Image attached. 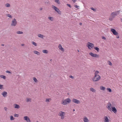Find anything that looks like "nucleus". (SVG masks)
Returning <instances> with one entry per match:
<instances>
[{
	"label": "nucleus",
	"mask_w": 122,
	"mask_h": 122,
	"mask_svg": "<svg viewBox=\"0 0 122 122\" xmlns=\"http://www.w3.org/2000/svg\"><path fill=\"white\" fill-rule=\"evenodd\" d=\"M1 94L4 97H5L6 96L7 92H6L4 91Z\"/></svg>",
	"instance_id": "15"
},
{
	"label": "nucleus",
	"mask_w": 122,
	"mask_h": 122,
	"mask_svg": "<svg viewBox=\"0 0 122 122\" xmlns=\"http://www.w3.org/2000/svg\"><path fill=\"white\" fill-rule=\"evenodd\" d=\"M67 5L68 6H69V7L71 8V5L69 4H67Z\"/></svg>",
	"instance_id": "44"
},
{
	"label": "nucleus",
	"mask_w": 122,
	"mask_h": 122,
	"mask_svg": "<svg viewBox=\"0 0 122 122\" xmlns=\"http://www.w3.org/2000/svg\"><path fill=\"white\" fill-rule=\"evenodd\" d=\"M114 18L113 17L111 16L109 18V20L110 21H112L113 19Z\"/></svg>",
	"instance_id": "30"
},
{
	"label": "nucleus",
	"mask_w": 122,
	"mask_h": 122,
	"mask_svg": "<svg viewBox=\"0 0 122 122\" xmlns=\"http://www.w3.org/2000/svg\"><path fill=\"white\" fill-rule=\"evenodd\" d=\"M13 105L14 107L15 108L19 109L20 108V106L16 104H14Z\"/></svg>",
	"instance_id": "14"
},
{
	"label": "nucleus",
	"mask_w": 122,
	"mask_h": 122,
	"mask_svg": "<svg viewBox=\"0 0 122 122\" xmlns=\"http://www.w3.org/2000/svg\"><path fill=\"white\" fill-rule=\"evenodd\" d=\"M116 37H117V38H119V36H116Z\"/></svg>",
	"instance_id": "50"
},
{
	"label": "nucleus",
	"mask_w": 122,
	"mask_h": 122,
	"mask_svg": "<svg viewBox=\"0 0 122 122\" xmlns=\"http://www.w3.org/2000/svg\"><path fill=\"white\" fill-rule=\"evenodd\" d=\"M99 72L97 71H95L94 73V76L92 79V80L94 81H99L101 78L100 75H98Z\"/></svg>",
	"instance_id": "2"
},
{
	"label": "nucleus",
	"mask_w": 122,
	"mask_h": 122,
	"mask_svg": "<svg viewBox=\"0 0 122 122\" xmlns=\"http://www.w3.org/2000/svg\"><path fill=\"white\" fill-rule=\"evenodd\" d=\"M38 36L39 37L42 38L43 37V36L41 34H39L38 35Z\"/></svg>",
	"instance_id": "36"
},
{
	"label": "nucleus",
	"mask_w": 122,
	"mask_h": 122,
	"mask_svg": "<svg viewBox=\"0 0 122 122\" xmlns=\"http://www.w3.org/2000/svg\"><path fill=\"white\" fill-rule=\"evenodd\" d=\"M10 120H14V118L12 116H11L10 117Z\"/></svg>",
	"instance_id": "31"
},
{
	"label": "nucleus",
	"mask_w": 122,
	"mask_h": 122,
	"mask_svg": "<svg viewBox=\"0 0 122 122\" xmlns=\"http://www.w3.org/2000/svg\"><path fill=\"white\" fill-rule=\"evenodd\" d=\"M58 48L59 49L62 51H64V49L62 47L61 45L59 44L58 46Z\"/></svg>",
	"instance_id": "13"
},
{
	"label": "nucleus",
	"mask_w": 122,
	"mask_h": 122,
	"mask_svg": "<svg viewBox=\"0 0 122 122\" xmlns=\"http://www.w3.org/2000/svg\"><path fill=\"white\" fill-rule=\"evenodd\" d=\"M72 101L73 102L77 104H79L80 103V102L79 100L74 98L73 99Z\"/></svg>",
	"instance_id": "10"
},
{
	"label": "nucleus",
	"mask_w": 122,
	"mask_h": 122,
	"mask_svg": "<svg viewBox=\"0 0 122 122\" xmlns=\"http://www.w3.org/2000/svg\"><path fill=\"white\" fill-rule=\"evenodd\" d=\"M7 107H5L4 108V109L6 111H7Z\"/></svg>",
	"instance_id": "46"
},
{
	"label": "nucleus",
	"mask_w": 122,
	"mask_h": 122,
	"mask_svg": "<svg viewBox=\"0 0 122 122\" xmlns=\"http://www.w3.org/2000/svg\"><path fill=\"white\" fill-rule=\"evenodd\" d=\"M24 119L27 122H30V118L27 116H25L24 117Z\"/></svg>",
	"instance_id": "11"
},
{
	"label": "nucleus",
	"mask_w": 122,
	"mask_h": 122,
	"mask_svg": "<svg viewBox=\"0 0 122 122\" xmlns=\"http://www.w3.org/2000/svg\"><path fill=\"white\" fill-rule=\"evenodd\" d=\"M115 104H113V105H113V106H115Z\"/></svg>",
	"instance_id": "55"
},
{
	"label": "nucleus",
	"mask_w": 122,
	"mask_h": 122,
	"mask_svg": "<svg viewBox=\"0 0 122 122\" xmlns=\"http://www.w3.org/2000/svg\"><path fill=\"white\" fill-rule=\"evenodd\" d=\"M108 64L110 66H112V64L110 61H108L107 62Z\"/></svg>",
	"instance_id": "34"
},
{
	"label": "nucleus",
	"mask_w": 122,
	"mask_h": 122,
	"mask_svg": "<svg viewBox=\"0 0 122 122\" xmlns=\"http://www.w3.org/2000/svg\"><path fill=\"white\" fill-rule=\"evenodd\" d=\"M121 21L122 22V19H121Z\"/></svg>",
	"instance_id": "56"
},
{
	"label": "nucleus",
	"mask_w": 122,
	"mask_h": 122,
	"mask_svg": "<svg viewBox=\"0 0 122 122\" xmlns=\"http://www.w3.org/2000/svg\"><path fill=\"white\" fill-rule=\"evenodd\" d=\"M94 49L96 50H97V52H99V48L97 47H94Z\"/></svg>",
	"instance_id": "25"
},
{
	"label": "nucleus",
	"mask_w": 122,
	"mask_h": 122,
	"mask_svg": "<svg viewBox=\"0 0 122 122\" xmlns=\"http://www.w3.org/2000/svg\"><path fill=\"white\" fill-rule=\"evenodd\" d=\"M74 2H75V0H72Z\"/></svg>",
	"instance_id": "53"
},
{
	"label": "nucleus",
	"mask_w": 122,
	"mask_h": 122,
	"mask_svg": "<svg viewBox=\"0 0 122 122\" xmlns=\"http://www.w3.org/2000/svg\"><path fill=\"white\" fill-rule=\"evenodd\" d=\"M102 38L103 39L105 40L106 39V38L105 37H104V36H103V37H102Z\"/></svg>",
	"instance_id": "47"
},
{
	"label": "nucleus",
	"mask_w": 122,
	"mask_h": 122,
	"mask_svg": "<svg viewBox=\"0 0 122 122\" xmlns=\"http://www.w3.org/2000/svg\"><path fill=\"white\" fill-rule=\"evenodd\" d=\"M86 46L88 47L89 49L91 50L92 48L94 47V45L90 42H88L87 43Z\"/></svg>",
	"instance_id": "4"
},
{
	"label": "nucleus",
	"mask_w": 122,
	"mask_h": 122,
	"mask_svg": "<svg viewBox=\"0 0 122 122\" xmlns=\"http://www.w3.org/2000/svg\"><path fill=\"white\" fill-rule=\"evenodd\" d=\"M106 107L111 112H113L114 113L116 114L117 110L115 107L112 105L111 103L108 102L107 104Z\"/></svg>",
	"instance_id": "1"
},
{
	"label": "nucleus",
	"mask_w": 122,
	"mask_h": 122,
	"mask_svg": "<svg viewBox=\"0 0 122 122\" xmlns=\"http://www.w3.org/2000/svg\"><path fill=\"white\" fill-rule=\"evenodd\" d=\"M55 2L58 4L60 3V2L59 0H55Z\"/></svg>",
	"instance_id": "33"
},
{
	"label": "nucleus",
	"mask_w": 122,
	"mask_h": 122,
	"mask_svg": "<svg viewBox=\"0 0 122 122\" xmlns=\"http://www.w3.org/2000/svg\"><path fill=\"white\" fill-rule=\"evenodd\" d=\"M65 114V112L61 111L58 114V115L61 117V118L62 119H64Z\"/></svg>",
	"instance_id": "6"
},
{
	"label": "nucleus",
	"mask_w": 122,
	"mask_h": 122,
	"mask_svg": "<svg viewBox=\"0 0 122 122\" xmlns=\"http://www.w3.org/2000/svg\"><path fill=\"white\" fill-rule=\"evenodd\" d=\"M14 116L15 117H18L19 116V115L18 114H15L14 115Z\"/></svg>",
	"instance_id": "40"
},
{
	"label": "nucleus",
	"mask_w": 122,
	"mask_h": 122,
	"mask_svg": "<svg viewBox=\"0 0 122 122\" xmlns=\"http://www.w3.org/2000/svg\"><path fill=\"white\" fill-rule=\"evenodd\" d=\"M16 33L18 34H21L23 33V32L20 31H18Z\"/></svg>",
	"instance_id": "29"
},
{
	"label": "nucleus",
	"mask_w": 122,
	"mask_h": 122,
	"mask_svg": "<svg viewBox=\"0 0 122 122\" xmlns=\"http://www.w3.org/2000/svg\"><path fill=\"white\" fill-rule=\"evenodd\" d=\"M42 8H40V10H42Z\"/></svg>",
	"instance_id": "52"
},
{
	"label": "nucleus",
	"mask_w": 122,
	"mask_h": 122,
	"mask_svg": "<svg viewBox=\"0 0 122 122\" xmlns=\"http://www.w3.org/2000/svg\"><path fill=\"white\" fill-rule=\"evenodd\" d=\"M5 6L6 7H9L10 6V4L7 3L5 5Z\"/></svg>",
	"instance_id": "32"
},
{
	"label": "nucleus",
	"mask_w": 122,
	"mask_h": 122,
	"mask_svg": "<svg viewBox=\"0 0 122 122\" xmlns=\"http://www.w3.org/2000/svg\"><path fill=\"white\" fill-rule=\"evenodd\" d=\"M0 77L3 78L4 79H5L6 78V77L5 76L2 75H0Z\"/></svg>",
	"instance_id": "24"
},
{
	"label": "nucleus",
	"mask_w": 122,
	"mask_h": 122,
	"mask_svg": "<svg viewBox=\"0 0 122 122\" xmlns=\"http://www.w3.org/2000/svg\"><path fill=\"white\" fill-rule=\"evenodd\" d=\"M69 77L72 79H73L74 78V77L71 75Z\"/></svg>",
	"instance_id": "45"
},
{
	"label": "nucleus",
	"mask_w": 122,
	"mask_h": 122,
	"mask_svg": "<svg viewBox=\"0 0 122 122\" xmlns=\"http://www.w3.org/2000/svg\"><path fill=\"white\" fill-rule=\"evenodd\" d=\"M25 45L24 44H21V46H24Z\"/></svg>",
	"instance_id": "49"
},
{
	"label": "nucleus",
	"mask_w": 122,
	"mask_h": 122,
	"mask_svg": "<svg viewBox=\"0 0 122 122\" xmlns=\"http://www.w3.org/2000/svg\"><path fill=\"white\" fill-rule=\"evenodd\" d=\"M51 100L50 98L46 99V102H49Z\"/></svg>",
	"instance_id": "38"
},
{
	"label": "nucleus",
	"mask_w": 122,
	"mask_h": 122,
	"mask_svg": "<svg viewBox=\"0 0 122 122\" xmlns=\"http://www.w3.org/2000/svg\"><path fill=\"white\" fill-rule=\"evenodd\" d=\"M31 43L34 46H37V44L34 41H32L31 42Z\"/></svg>",
	"instance_id": "28"
},
{
	"label": "nucleus",
	"mask_w": 122,
	"mask_h": 122,
	"mask_svg": "<svg viewBox=\"0 0 122 122\" xmlns=\"http://www.w3.org/2000/svg\"><path fill=\"white\" fill-rule=\"evenodd\" d=\"M52 8L54 9L56 11H57V10H58L59 9L54 5H52Z\"/></svg>",
	"instance_id": "16"
},
{
	"label": "nucleus",
	"mask_w": 122,
	"mask_h": 122,
	"mask_svg": "<svg viewBox=\"0 0 122 122\" xmlns=\"http://www.w3.org/2000/svg\"><path fill=\"white\" fill-rule=\"evenodd\" d=\"M42 51V52L43 53H46V54H47L48 52V51L47 50H43Z\"/></svg>",
	"instance_id": "19"
},
{
	"label": "nucleus",
	"mask_w": 122,
	"mask_h": 122,
	"mask_svg": "<svg viewBox=\"0 0 122 122\" xmlns=\"http://www.w3.org/2000/svg\"><path fill=\"white\" fill-rule=\"evenodd\" d=\"M26 101L27 102H30L31 101V99L29 98H27L26 99Z\"/></svg>",
	"instance_id": "22"
},
{
	"label": "nucleus",
	"mask_w": 122,
	"mask_h": 122,
	"mask_svg": "<svg viewBox=\"0 0 122 122\" xmlns=\"http://www.w3.org/2000/svg\"><path fill=\"white\" fill-rule=\"evenodd\" d=\"M74 6L76 7V8H77V9H79V6L77 5H74Z\"/></svg>",
	"instance_id": "39"
},
{
	"label": "nucleus",
	"mask_w": 122,
	"mask_h": 122,
	"mask_svg": "<svg viewBox=\"0 0 122 122\" xmlns=\"http://www.w3.org/2000/svg\"><path fill=\"white\" fill-rule=\"evenodd\" d=\"M89 55L93 57L98 58L99 57V55L96 54H94L92 52L89 53Z\"/></svg>",
	"instance_id": "7"
},
{
	"label": "nucleus",
	"mask_w": 122,
	"mask_h": 122,
	"mask_svg": "<svg viewBox=\"0 0 122 122\" xmlns=\"http://www.w3.org/2000/svg\"><path fill=\"white\" fill-rule=\"evenodd\" d=\"M7 16L10 18H11L12 17V16L9 14H8Z\"/></svg>",
	"instance_id": "41"
},
{
	"label": "nucleus",
	"mask_w": 122,
	"mask_h": 122,
	"mask_svg": "<svg viewBox=\"0 0 122 122\" xmlns=\"http://www.w3.org/2000/svg\"><path fill=\"white\" fill-rule=\"evenodd\" d=\"M75 111V109H73V111Z\"/></svg>",
	"instance_id": "57"
},
{
	"label": "nucleus",
	"mask_w": 122,
	"mask_h": 122,
	"mask_svg": "<svg viewBox=\"0 0 122 122\" xmlns=\"http://www.w3.org/2000/svg\"><path fill=\"white\" fill-rule=\"evenodd\" d=\"M100 89L101 90L104 91L105 89V87H104L102 86H101L100 87Z\"/></svg>",
	"instance_id": "20"
},
{
	"label": "nucleus",
	"mask_w": 122,
	"mask_h": 122,
	"mask_svg": "<svg viewBox=\"0 0 122 122\" xmlns=\"http://www.w3.org/2000/svg\"><path fill=\"white\" fill-rule=\"evenodd\" d=\"M91 9L92 10H93V11H96V10L95 9H94L93 7H91Z\"/></svg>",
	"instance_id": "42"
},
{
	"label": "nucleus",
	"mask_w": 122,
	"mask_h": 122,
	"mask_svg": "<svg viewBox=\"0 0 122 122\" xmlns=\"http://www.w3.org/2000/svg\"><path fill=\"white\" fill-rule=\"evenodd\" d=\"M1 46H4V45L3 44H1Z\"/></svg>",
	"instance_id": "54"
},
{
	"label": "nucleus",
	"mask_w": 122,
	"mask_h": 122,
	"mask_svg": "<svg viewBox=\"0 0 122 122\" xmlns=\"http://www.w3.org/2000/svg\"><path fill=\"white\" fill-rule=\"evenodd\" d=\"M6 73H11V72L10 71H6Z\"/></svg>",
	"instance_id": "43"
},
{
	"label": "nucleus",
	"mask_w": 122,
	"mask_h": 122,
	"mask_svg": "<svg viewBox=\"0 0 122 122\" xmlns=\"http://www.w3.org/2000/svg\"><path fill=\"white\" fill-rule=\"evenodd\" d=\"M3 85L0 84V89H3Z\"/></svg>",
	"instance_id": "37"
},
{
	"label": "nucleus",
	"mask_w": 122,
	"mask_h": 122,
	"mask_svg": "<svg viewBox=\"0 0 122 122\" xmlns=\"http://www.w3.org/2000/svg\"><path fill=\"white\" fill-rule=\"evenodd\" d=\"M79 24L80 25H81L82 24V23H81L80 22V23H79Z\"/></svg>",
	"instance_id": "51"
},
{
	"label": "nucleus",
	"mask_w": 122,
	"mask_h": 122,
	"mask_svg": "<svg viewBox=\"0 0 122 122\" xmlns=\"http://www.w3.org/2000/svg\"><path fill=\"white\" fill-rule=\"evenodd\" d=\"M33 80L36 83H37L38 82V81L35 77H34L33 78Z\"/></svg>",
	"instance_id": "21"
},
{
	"label": "nucleus",
	"mask_w": 122,
	"mask_h": 122,
	"mask_svg": "<svg viewBox=\"0 0 122 122\" xmlns=\"http://www.w3.org/2000/svg\"><path fill=\"white\" fill-rule=\"evenodd\" d=\"M90 91L93 92H95L96 90L93 88H90Z\"/></svg>",
	"instance_id": "17"
},
{
	"label": "nucleus",
	"mask_w": 122,
	"mask_h": 122,
	"mask_svg": "<svg viewBox=\"0 0 122 122\" xmlns=\"http://www.w3.org/2000/svg\"><path fill=\"white\" fill-rule=\"evenodd\" d=\"M107 90L109 92H112V90L110 88H107Z\"/></svg>",
	"instance_id": "26"
},
{
	"label": "nucleus",
	"mask_w": 122,
	"mask_h": 122,
	"mask_svg": "<svg viewBox=\"0 0 122 122\" xmlns=\"http://www.w3.org/2000/svg\"><path fill=\"white\" fill-rule=\"evenodd\" d=\"M48 18L51 21H53V17H48Z\"/></svg>",
	"instance_id": "27"
},
{
	"label": "nucleus",
	"mask_w": 122,
	"mask_h": 122,
	"mask_svg": "<svg viewBox=\"0 0 122 122\" xmlns=\"http://www.w3.org/2000/svg\"><path fill=\"white\" fill-rule=\"evenodd\" d=\"M111 30H116L114 29L111 28Z\"/></svg>",
	"instance_id": "48"
},
{
	"label": "nucleus",
	"mask_w": 122,
	"mask_h": 122,
	"mask_svg": "<svg viewBox=\"0 0 122 122\" xmlns=\"http://www.w3.org/2000/svg\"><path fill=\"white\" fill-rule=\"evenodd\" d=\"M17 23V22L15 18L12 21L11 25L12 26H15Z\"/></svg>",
	"instance_id": "8"
},
{
	"label": "nucleus",
	"mask_w": 122,
	"mask_h": 122,
	"mask_svg": "<svg viewBox=\"0 0 122 122\" xmlns=\"http://www.w3.org/2000/svg\"><path fill=\"white\" fill-rule=\"evenodd\" d=\"M33 52L35 54H36L38 55H40V52L37 51H34Z\"/></svg>",
	"instance_id": "18"
},
{
	"label": "nucleus",
	"mask_w": 122,
	"mask_h": 122,
	"mask_svg": "<svg viewBox=\"0 0 122 122\" xmlns=\"http://www.w3.org/2000/svg\"><path fill=\"white\" fill-rule=\"evenodd\" d=\"M59 14H61V11L59 9L58 10L56 11Z\"/></svg>",
	"instance_id": "35"
},
{
	"label": "nucleus",
	"mask_w": 122,
	"mask_h": 122,
	"mask_svg": "<svg viewBox=\"0 0 122 122\" xmlns=\"http://www.w3.org/2000/svg\"><path fill=\"white\" fill-rule=\"evenodd\" d=\"M78 52H79V50H78Z\"/></svg>",
	"instance_id": "58"
},
{
	"label": "nucleus",
	"mask_w": 122,
	"mask_h": 122,
	"mask_svg": "<svg viewBox=\"0 0 122 122\" xmlns=\"http://www.w3.org/2000/svg\"><path fill=\"white\" fill-rule=\"evenodd\" d=\"M109 117L108 116H104V122H109V119L108 118Z\"/></svg>",
	"instance_id": "9"
},
{
	"label": "nucleus",
	"mask_w": 122,
	"mask_h": 122,
	"mask_svg": "<svg viewBox=\"0 0 122 122\" xmlns=\"http://www.w3.org/2000/svg\"><path fill=\"white\" fill-rule=\"evenodd\" d=\"M71 102V99L69 98H67L64 100H63L61 104L63 105H66L69 103Z\"/></svg>",
	"instance_id": "3"
},
{
	"label": "nucleus",
	"mask_w": 122,
	"mask_h": 122,
	"mask_svg": "<svg viewBox=\"0 0 122 122\" xmlns=\"http://www.w3.org/2000/svg\"><path fill=\"white\" fill-rule=\"evenodd\" d=\"M120 11V10H118L112 12L111 14V16L114 18L116 15L119 14Z\"/></svg>",
	"instance_id": "5"
},
{
	"label": "nucleus",
	"mask_w": 122,
	"mask_h": 122,
	"mask_svg": "<svg viewBox=\"0 0 122 122\" xmlns=\"http://www.w3.org/2000/svg\"><path fill=\"white\" fill-rule=\"evenodd\" d=\"M83 120L84 122H89V120L86 117H84L83 118Z\"/></svg>",
	"instance_id": "12"
},
{
	"label": "nucleus",
	"mask_w": 122,
	"mask_h": 122,
	"mask_svg": "<svg viewBox=\"0 0 122 122\" xmlns=\"http://www.w3.org/2000/svg\"><path fill=\"white\" fill-rule=\"evenodd\" d=\"M113 34L115 35H117L118 34V33L116 31H112Z\"/></svg>",
	"instance_id": "23"
}]
</instances>
